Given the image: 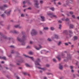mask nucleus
I'll return each instance as SVG.
<instances>
[{
    "label": "nucleus",
    "mask_w": 79,
    "mask_h": 79,
    "mask_svg": "<svg viewBox=\"0 0 79 79\" xmlns=\"http://www.w3.org/2000/svg\"><path fill=\"white\" fill-rule=\"evenodd\" d=\"M17 79H19V77H17Z\"/></svg>",
    "instance_id": "obj_62"
},
{
    "label": "nucleus",
    "mask_w": 79,
    "mask_h": 79,
    "mask_svg": "<svg viewBox=\"0 0 79 79\" xmlns=\"http://www.w3.org/2000/svg\"><path fill=\"white\" fill-rule=\"evenodd\" d=\"M2 23V22H0V24H1V25H2V26H3V24H2V23Z\"/></svg>",
    "instance_id": "obj_57"
},
{
    "label": "nucleus",
    "mask_w": 79,
    "mask_h": 79,
    "mask_svg": "<svg viewBox=\"0 0 79 79\" xmlns=\"http://www.w3.org/2000/svg\"><path fill=\"white\" fill-rule=\"evenodd\" d=\"M23 56H25V57H28V58H30L32 61H34V58H33L32 57H30L29 56H27L26 55L24 54Z\"/></svg>",
    "instance_id": "obj_6"
},
{
    "label": "nucleus",
    "mask_w": 79,
    "mask_h": 79,
    "mask_svg": "<svg viewBox=\"0 0 79 79\" xmlns=\"http://www.w3.org/2000/svg\"><path fill=\"white\" fill-rule=\"evenodd\" d=\"M51 10H52V11H54V8H51Z\"/></svg>",
    "instance_id": "obj_33"
},
{
    "label": "nucleus",
    "mask_w": 79,
    "mask_h": 79,
    "mask_svg": "<svg viewBox=\"0 0 79 79\" xmlns=\"http://www.w3.org/2000/svg\"><path fill=\"white\" fill-rule=\"evenodd\" d=\"M27 2H26V1H24L23 2V4H24V5L26 4V3Z\"/></svg>",
    "instance_id": "obj_31"
},
{
    "label": "nucleus",
    "mask_w": 79,
    "mask_h": 79,
    "mask_svg": "<svg viewBox=\"0 0 79 79\" xmlns=\"http://www.w3.org/2000/svg\"><path fill=\"white\" fill-rule=\"evenodd\" d=\"M44 79H47V78H46V77H44Z\"/></svg>",
    "instance_id": "obj_64"
},
{
    "label": "nucleus",
    "mask_w": 79,
    "mask_h": 79,
    "mask_svg": "<svg viewBox=\"0 0 79 79\" xmlns=\"http://www.w3.org/2000/svg\"><path fill=\"white\" fill-rule=\"evenodd\" d=\"M6 77H7V78H10V76H7Z\"/></svg>",
    "instance_id": "obj_49"
},
{
    "label": "nucleus",
    "mask_w": 79,
    "mask_h": 79,
    "mask_svg": "<svg viewBox=\"0 0 79 79\" xmlns=\"http://www.w3.org/2000/svg\"><path fill=\"white\" fill-rule=\"evenodd\" d=\"M10 33H13L14 34H18L19 33V32H18V31H16V30H15L14 31H10Z\"/></svg>",
    "instance_id": "obj_8"
},
{
    "label": "nucleus",
    "mask_w": 79,
    "mask_h": 79,
    "mask_svg": "<svg viewBox=\"0 0 79 79\" xmlns=\"http://www.w3.org/2000/svg\"><path fill=\"white\" fill-rule=\"evenodd\" d=\"M69 44H71V43L70 42H69Z\"/></svg>",
    "instance_id": "obj_63"
},
{
    "label": "nucleus",
    "mask_w": 79,
    "mask_h": 79,
    "mask_svg": "<svg viewBox=\"0 0 79 79\" xmlns=\"http://www.w3.org/2000/svg\"><path fill=\"white\" fill-rule=\"evenodd\" d=\"M3 9H4V8H3V7L0 6V10H3Z\"/></svg>",
    "instance_id": "obj_23"
},
{
    "label": "nucleus",
    "mask_w": 79,
    "mask_h": 79,
    "mask_svg": "<svg viewBox=\"0 0 79 79\" xmlns=\"http://www.w3.org/2000/svg\"><path fill=\"white\" fill-rule=\"evenodd\" d=\"M4 59V60H6V57H2L1 56H0V59Z\"/></svg>",
    "instance_id": "obj_19"
},
{
    "label": "nucleus",
    "mask_w": 79,
    "mask_h": 79,
    "mask_svg": "<svg viewBox=\"0 0 79 79\" xmlns=\"http://www.w3.org/2000/svg\"><path fill=\"white\" fill-rule=\"evenodd\" d=\"M38 68H39V69H42L43 70V71H46V70H47V69L45 68H41L40 67H38Z\"/></svg>",
    "instance_id": "obj_13"
},
{
    "label": "nucleus",
    "mask_w": 79,
    "mask_h": 79,
    "mask_svg": "<svg viewBox=\"0 0 79 79\" xmlns=\"http://www.w3.org/2000/svg\"><path fill=\"white\" fill-rule=\"evenodd\" d=\"M31 34L32 35H35L37 34V32L34 29H33L32 30Z\"/></svg>",
    "instance_id": "obj_3"
},
{
    "label": "nucleus",
    "mask_w": 79,
    "mask_h": 79,
    "mask_svg": "<svg viewBox=\"0 0 79 79\" xmlns=\"http://www.w3.org/2000/svg\"><path fill=\"white\" fill-rule=\"evenodd\" d=\"M15 27L16 28H19V29H21L22 28V27L19 26V25H16L15 26Z\"/></svg>",
    "instance_id": "obj_10"
},
{
    "label": "nucleus",
    "mask_w": 79,
    "mask_h": 79,
    "mask_svg": "<svg viewBox=\"0 0 79 79\" xmlns=\"http://www.w3.org/2000/svg\"><path fill=\"white\" fill-rule=\"evenodd\" d=\"M44 30H48V28L47 27H44Z\"/></svg>",
    "instance_id": "obj_27"
},
{
    "label": "nucleus",
    "mask_w": 79,
    "mask_h": 79,
    "mask_svg": "<svg viewBox=\"0 0 79 79\" xmlns=\"http://www.w3.org/2000/svg\"><path fill=\"white\" fill-rule=\"evenodd\" d=\"M29 55H33V54H34V53H33L32 52H29Z\"/></svg>",
    "instance_id": "obj_21"
},
{
    "label": "nucleus",
    "mask_w": 79,
    "mask_h": 79,
    "mask_svg": "<svg viewBox=\"0 0 79 79\" xmlns=\"http://www.w3.org/2000/svg\"><path fill=\"white\" fill-rule=\"evenodd\" d=\"M62 26H61V24L59 25V28L60 29H61V27Z\"/></svg>",
    "instance_id": "obj_28"
},
{
    "label": "nucleus",
    "mask_w": 79,
    "mask_h": 79,
    "mask_svg": "<svg viewBox=\"0 0 79 79\" xmlns=\"http://www.w3.org/2000/svg\"><path fill=\"white\" fill-rule=\"evenodd\" d=\"M51 29L52 31H53V30H54L55 29V28H54L53 27H51Z\"/></svg>",
    "instance_id": "obj_26"
},
{
    "label": "nucleus",
    "mask_w": 79,
    "mask_h": 79,
    "mask_svg": "<svg viewBox=\"0 0 79 79\" xmlns=\"http://www.w3.org/2000/svg\"><path fill=\"white\" fill-rule=\"evenodd\" d=\"M15 53V51H14L13 50H12L11 52V53Z\"/></svg>",
    "instance_id": "obj_34"
},
{
    "label": "nucleus",
    "mask_w": 79,
    "mask_h": 79,
    "mask_svg": "<svg viewBox=\"0 0 79 79\" xmlns=\"http://www.w3.org/2000/svg\"><path fill=\"white\" fill-rule=\"evenodd\" d=\"M1 63H4V62L3 61H2L1 62Z\"/></svg>",
    "instance_id": "obj_60"
},
{
    "label": "nucleus",
    "mask_w": 79,
    "mask_h": 79,
    "mask_svg": "<svg viewBox=\"0 0 79 79\" xmlns=\"http://www.w3.org/2000/svg\"><path fill=\"white\" fill-rule=\"evenodd\" d=\"M64 33H65V34H66V35H68V32H67V31H64Z\"/></svg>",
    "instance_id": "obj_24"
},
{
    "label": "nucleus",
    "mask_w": 79,
    "mask_h": 79,
    "mask_svg": "<svg viewBox=\"0 0 79 79\" xmlns=\"http://www.w3.org/2000/svg\"><path fill=\"white\" fill-rule=\"evenodd\" d=\"M58 4H59V5H61V2H59L58 3Z\"/></svg>",
    "instance_id": "obj_55"
},
{
    "label": "nucleus",
    "mask_w": 79,
    "mask_h": 79,
    "mask_svg": "<svg viewBox=\"0 0 79 79\" xmlns=\"http://www.w3.org/2000/svg\"><path fill=\"white\" fill-rule=\"evenodd\" d=\"M28 9H29V10H31V7H29Z\"/></svg>",
    "instance_id": "obj_58"
},
{
    "label": "nucleus",
    "mask_w": 79,
    "mask_h": 79,
    "mask_svg": "<svg viewBox=\"0 0 79 79\" xmlns=\"http://www.w3.org/2000/svg\"><path fill=\"white\" fill-rule=\"evenodd\" d=\"M48 40L49 42H51V41H52V40H51L50 38H48Z\"/></svg>",
    "instance_id": "obj_30"
},
{
    "label": "nucleus",
    "mask_w": 79,
    "mask_h": 79,
    "mask_svg": "<svg viewBox=\"0 0 79 79\" xmlns=\"http://www.w3.org/2000/svg\"><path fill=\"white\" fill-rule=\"evenodd\" d=\"M23 74H24V75H26V73L25 72H23Z\"/></svg>",
    "instance_id": "obj_53"
},
{
    "label": "nucleus",
    "mask_w": 79,
    "mask_h": 79,
    "mask_svg": "<svg viewBox=\"0 0 79 79\" xmlns=\"http://www.w3.org/2000/svg\"><path fill=\"white\" fill-rule=\"evenodd\" d=\"M10 47L11 48H15V46H10Z\"/></svg>",
    "instance_id": "obj_36"
},
{
    "label": "nucleus",
    "mask_w": 79,
    "mask_h": 79,
    "mask_svg": "<svg viewBox=\"0 0 79 79\" xmlns=\"http://www.w3.org/2000/svg\"><path fill=\"white\" fill-rule=\"evenodd\" d=\"M40 32L41 34H42V32L41 31H40Z\"/></svg>",
    "instance_id": "obj_52"
},
{
    "label": "nucleus",
    "mask_w": 79,
    "mask_h": 79,
    "mask_svg": "<svg viewBox=\"0 0 79 79\" xmlns=\"http://www.w3.org/2000/svg\"><path fill=\"white\" fill-rule=\"evenodd\" d=\"M59 68L60 69H63V66L61 65V64H59Z\"/></svg>",
    "instance_id": "obj_15"
},
{
    "label": "nucleus",
    "mask_w": 79,
    "mask_h": 79,
    "mask_svg": "<svg viewBox=\"0 0 79 79\" xmlns=\"http://www.w3.org/2000/svg\"><path fill=\"white\" fill-rule=\"evenodd\" d=\"M11 10L8 11V10H7L6 11H5L4 12V13H6V15H10V13H11Z\"/></svg>",
    "instance_id": "obj_5"
},
{
    "label": "nucleus",
    "mask_w": 79,
    "mask_h": 79,
    "mask_svg": "<svg viewBox=\"0 0 79 79\" xmlns=\"http://www.w3.org/2000/svg\"><path fill=\"white\" fill-rule=\"evenodd\" d=\"M72 17L73 18H76V17H75V16H74V15H72Z\"/></svg>",
    "instance_id": "obj_44"
},
{
    "label": "nucleus",
    "mask_w": 79,
    "mask_h": 79,
    "mask_svg": "<svg viewBox=\"0 0 79 79\" xmlns=\"http://www.w3.org/2000/svg\"><path fill=\"white\" fill-rule=\"evenodd\" d=\"M46 66H47V67H49L50 66V65L48 64H46Z\"/></svg>",
    "instance_id": "obj_41"
},
{
    "label": "nucleus",
    "mask_w": 79,
    "mask_h": 79,
    "mask_svg": "<svg viewBox=\"0 0 79 79\" xmlns=\"http://www.w3.org/2000/svg\"><path fill=\"white\" fill-rule=\"evenodd\" d=\"M22 34L23 35H24L22 37L23 40H22L20 38L18 37L17 38V39L19 41V42H22V45H25V43L24 42V40H26V36H25V35H25V33L24 32V31H22Z\"/></svg>",
    "instance_id": "obj_1"
},
{
    "label": "nucleus",
    "mask_w": 79,
    "mask_h": 79,
    "mask_svg": "<svg viewBox=\"0 0 79 79\" xmlns=\"http://www.w3.org/2000/svg\"><path fill=\"white\" fill-rule=\"evenodd\" d=\"M0 34L1 35V38H3V39H7V37L6 36L2 35V33H0Z\"/></svg>",
    "instance_id": "obj_7"
},
{
    "label": "nucleus",
    "mask_w": 79,
    "mask_h": 79,
    "mask_svg": "<svg viewBox=\"0 0 79 79\" xmlns=\"http://www.w3.org/2000/svg\"><path fill=\"white\" fill-rule=\"evenodd\" d=\"M34 2H35V3H36L35 5H36L35 7H37L38 8L37 6H38V5H39V3H38V1L37 0H35L34 1Z\"/></svg>",
    "instance_id": "obj_9"
},
{
    "label": "nucleus",
    "mask_w": 79,
    "mask_h": 79,
    "mask_svg": "<svg viewBox=\"0 0 79 79\" xmlns=\"http://www.w3.org/2000/svg\"><path fill=\"white\" fill-rule=\"evenodd\" d=\"M58 22L59 23H62V22L60 20H59Z\"/></svg>",
    "instance_id": "obj_37"
},
{
    "label": "nucleus",
    "mask_w": 79,
    "mask_h": 79,
    "mask_svg": "<svg viewBox=\"0 0 79 79\" xmlns=\"http://www.w3.org/2000/svg\"><path fill=\"white\" fill-rule=\"evenodd\" d=\"M10 39L11 40L13 39V38H9V40H10Z\"/></svg>",
    "instance_id": "obj_54"
},
{
    "label": "nucleus",
    "mask_w": 79,
    "mask_h": 79,
    "mask_svg": "<svg viewBox=\"0 0 79 79\" xmlns=\"http://www.w3.org/2000/svg\"><path fill=\"white\" fill-rule=\"evenodd\" d=\"M54 36L56 39H59V37H58V35H55Z\"/></svg>",
    "instance_id": "obj_16"
},
{
    "label": "nucleus",
    "mask_w": 79,
    "mask_h": 79,
    "mask_svg": "<svg viewBox=\"0 0 79 79\" xmlns=\"http://www.w3.org/2000/svg\"><path fill=\"white\" fill-rule=\"evenodd\" d=\"M33 43V42L32 41H31L30 42V44H32Z\"/></svg>",
    "instance_id": "obj_48"
},
{
    "label": "nucleus",
    "mask_w": 79,
    "mask_h": 79,
    "mask_svg": "<svg viewBox=\"0 0 79 79\" xmlns=\"http://www.w3.org/2000/svg\"><path fill=\"white\" fill-rule=\"evenodd\" d=\"M70 69H72V73H74V70H73V67L72 66H71L70 67Z\"/></svg>",
    "instance_id": "obj_18"
},
{
    "label": "nucleus",
    "mask_w": 79,
    "mask_h": 79,
    "mask_svg": "<svg viewBox=\"0 0 79 79\" xmlns=\"http://www.w3.org/2000/svg\"><path fill=\"white\" fill-rule=\"evenodd\" d=\"M47 14H48V15L49 16H50V17H51V18H53V17H54V18H57V17L56 16L54 15L53 13H48Z\"/></svg>",
    "instance_id": "obj_2"
},
{
    "label": "nucleus",
    "mask_w": 79,
    "mask_h": 79,
    "mask_svg": "<svg viewBox=\"0 0 79 79\" xmlns=\"http://www.w3.org/2000/svg\"><path fill=\"white\" fill-rule=\"evenodd\" d=\"M61 42L60 41L58 44V45H60V44H61Z\"/></svg>",
    "instance_id": "obj_39"
},
{
    "label": "nucleus",
    "mask_w": 79,
    "mask_h": 79,
    "mask_svg": "<svg viewBox=\"0 0 79 79\" xmlns=\"http://www.w3.org/2000/svg\"><path fill=\"white\" fill-rule=\"evenodd\" d=\"M26 66H27L28 67H30V65H29L27 64H26Z\"/></svg>",
    "instance_id": "obj_29"
},
{
    "label": "nucleus",
    "mask_w": 79,
    "mask_h": 79,
    "mask_svg": "<svg viewBox=\"0 0 79 79\" xmlns=\"http://www.w3.org/2000/svg\"><path fill=\"white\" fill-rule=\"evenodd\" d=\"M40 17L42 19L41 21H45V19H44L45 18H44V17L41 16Z\"/></svg>",
    "instance_id": "obj_14"
},
{
    "label": "nucleus",
    "mask_w": 79,
    "mask_h": 79,
    "mask_svg": "<svg viewBox=\"0 0 79 79\" xmlns=\"http://www.w3.org/2000/svg\"><path fill=\"white\" fill-rule=\"evenodd\" d=\"M65 45H68V44L66 43H65Z\"/></svg>",
    "instance_id": "obj_45"
},
{
    "label": "nucleus",
    "mask_w": 79,
    "mask_h": 79,
    "mask_svg": "<svg viewBox=\"0 0 79 79\" xmlns=\"http://www.w3.org/2000/svg\"><path fill=\"white\" fill-rule=\"evenodd\" d=\"M67 56H68L69 57V58H70V55L69 54V55L67 54Z\"/></svg>",
    "instance_id": "obj_42"
},
{
    "label": "nucleus",
    "mask_w": 79,
    "mask_h": 79,
    "mask_svg": "<svg viewBox=\"0 0 79 79\" xmlns=\"http://www.w3.org/2000/svg\"><path fill=\"white\" fill-rule=\"evenodd\" d=\"M69 33H70V34H69V35L70 37H72V36H73V35H71V34H73V31H72L71 30H69Z\"/></svg>",
    "instance_id": "obj_11"
},
{
    "label": "nucleus",
    "mask_w": 79,
    "mask_h": 79,
    "mask_svg": "<svg viewBox=\"0 0 79 79\" xmlns=\"http://www.w3.org/2000/svg\"><path fill=\"white\" fill-rule=\"evenodd\" d=\"M53 60L54 62H56V60H55V59H53Z\"/></svg>",
    "instance_id": "obj_32"
},
{
    "label": "nucleus",
    "mask_w": 79,
    "mask_h": 79,
    "mask_svg": "<svg viewBox=\"0 0 79 79\" xmlns=\"http://www.w3.org/2000/svg\"><path fill=\"white\" fill-rule=\"evenodd\" d=\"M16 62L19 63H17V64H18V65H19V63H21L22 62L21 61H19V60H17L16 61Z\"/></svg>",
    "instance_id": "obj_17"
},
{
    "label": "nucleus",
    "mask_w": 79,
    "mask_h": 79,
    "mask_svg": "<svg viewBox=\"0 0 79 79\" xmlns=\"http://www.w3.org/2000/svg\"><path fill=\"white\" fill-rule=\"evenodd\" d=\"M8 57H11V55H10V56H9Z\"/></svg>",
    "instance_id": "obj_59"
},
{
    "label": "nucleus",
    "mask_w": 79,
    "mask_h": 79,
    "mask_svg": "<svg viewBox=\"0 0 79 79\" xmlns=\"http://www.w3.org/2000/svg\"><path fill=\"white\" fill-rule=\"evenodd\" d=\"M40 47V48H37V47H35V48H36V50H40V48H42V47L40 45H39Z\"/></svg>",
    "instance_id": "obj_12"
},
{
    "label": "nucleus",
    "mask_w": 79,
    "mask_h": 79,
    "mask_svg": "<svg viewBox=\"0 0 79 79\" xmlns=\"http://www.w3.org/2000/svg\"><path fill=\"white\" fill-rule=\"evenodd\" d=\"M65 21H69V19L68 18L66 19H65Z\"/></svg>",
    "instance_id": "obj_35"
},
{
    "label": "nucleus",
    "mask_w": 79,
    "mask_h": 79,
    "mask_svg": "<svg viewBox=\"0 0 79 79\" xmlns=\"http://www.w3.org/2000/svg\"><path fill=\"white\" fill-rule=\"evenodd\" d=\"M70 15H73V12H70Z\"/></svg>",
    "instance_id": "obj_40"
},
{
    "label": "nucleus",
    "mask_w": 79,
    "mask_h": 79,
    "mask_svg": "<svg viewBox=\"0 0 79 79\" xmlns=\"http://www.w3.org/2000/svg\"><path fill=\"white\" fill-rule=\"evenodd\" d=\"M4 8H6L7 7V6H6V5H4Z\"/></svg>",
    "instance_id": "obj_38"
},
{
    "label": "nucleus",
    "mask_w": 79,
    "mask_h": 79,
    "mask_svg": "<svg viewBox=\"0 0 79 79\" xmlns=\"http://www.w3.org/2000/svg\"><path fill=\"white\" fill-rule=\"evenodd\" d=\"M40 60L39 59H38V60L35 62V64L36 65V67H37L36 66V65H39V66H40V64L39 63V62H40Z\"/></svg>",
    "instance_id": "obj_4"
},
{
    "label": "nucleus",
    "mask_w": 79,
    "mask_h": 79,
    "mask_svg": "<svg viewBox=\"0 0 79 79\" xmlns=\"http://www.w3.org/2000/svg\"><path fill=\"white\" fill-rule=\"evenodd\" d=\"M77 19H79V17H77Z\"/></svg>",
    "instance_id": "obj_61"
},
{
    "label": "nucleus",
    "mask_w": 79,
    "mask_h": 79,
    "mask_svg": "<svg viewBox=\"0 0 79 79\" xmlns=\"http://www.w3.org/2000/svg\"><path fill=\"white\" fill-rule=\"evenodd\" d=\"M74 27V26L73 25H70V28L71 29V28H73Z\"/></svg>",
    "instance_id": "obj_22"
},
{
    "label": "nucleus",
    "mask_w": 79,
    "mask_h": 79,
    "mask_svg": "<svg viewBox=\"0 0 79 79\" xmlns=\"http://www.w3.org/2000/svg\"><path fill=\"white\" fill-rule=\"evenodd\" d=\"M21 17H24V14H22L21 15Z\"/></svg>",
    "instance_id": "obj_46"
},
{
    "label": "nucleus",
    "mask_w": 79,
    "mask_h": 79,
    "mask_svg": "<svg viewBox=\"0 0 79 79\" xmlns=\"http://www.w3.org/2000/svg\"><path fill=\"white\" fill-rule=\"evenodd\" d=\"M62 21H64V20H65V18H64L62 19Z\"/></svg>",
    "instance_id": "obj_47"
},
{
    "label": "nucleus",
    "mask_w": 79,
    "mask_h": 79,
    "mask_svg": "<svg viewBox=\"0 0 79 79\" xmlns=\"http://www.w3.org/2000/svg\"><path fill=\"white\" fill-rule=\"evenodd\" d=\"M70 2L71 3H72V2H73V0H71L70 1Z\"/></svg>",
    "instance_id": "obj_50"
},
{
    "label": "nucleus",
    "mask_w": 79,
    "mask_h": 79,
    "mask_svg": "<svg viewBox=\"0 0 79 79\" xmlns=\"http://www.w3.org/2000/svg\"><path fill=\"white\" fill-rule=\"evenodd\" d=\"M27 48H30V46H28L27 47Z\"/></svg>",
    "instance_id": "obj_56"
},
{
    "label": "nucleus",
    "mask_w": 79,
    "mask_h": 79,
    "mask_svg": "<svg viewBox=\"0 0 79 79\" xmlns=\"http://www.w3.org/2000/svg\"><path fill=\"white\" fill-rule=\"evenodd\" d=\"M57 59L59 60V61H60L61 60V58H60V56H58L57 57Z\"/></svg>",
    "instance_id": "obj_20"
},
{
    "label": "nucleus",
    "mask_w": 79,
    "mask_h": 79,
    "mask_svg": "<svg viewBox=\"0 0 79 79\" xmlns=\"http://www.w3.org/2000/svg\"><path fill=\"white\" fill-rule=\"evenodd\" d=\"M74 39L75 40H77V37L76 36H75L74 37Z\"/></svg>",
    "instance_id": "obj_25"
},
{
    "label": "nucleus",
    "mask_w": 79,
    "mask_h": 79,
    "mask_svg": "<svg viewBox=\"0 0 79 79\" xmlns=\"http://www.w3.org/2000/svg\"><path fill=\"white\" fill-rule=\"evenodd\" d=\"M2 17H3V18H4V15L3 14L2 15Z\"/></svg>",
    "instance_id": "obj_51"
},
{
    "label": "nucleus",
    "mask_w": 79,
    "mask_h": 79,
    "mask_svg": "<svg viewBox=\"0 0 79 79\" xmlns=\"http://www.w3.org/2000/svg\"><path fill=\"white\" fill-rule=\"evenodd\" d=\"M40 3H41V4H42V3H43V1H40Z\"/></svg>",
    "instance_id": "obj_43"
}]
</instances>
